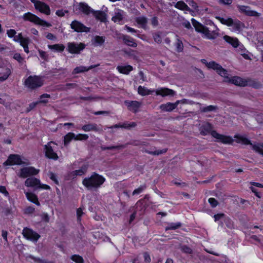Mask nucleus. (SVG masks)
I'll use <instances>...</instances> for the list:
<instances>
[{"mask_svg":"<svg viewBox=\"0 0 263 263\" xmlns=\"http://www.w3.org/2000/svg\"><path fill=\"white\" fill-rule=\"evenodd\" d=\"M201 62L205 64L208 68L215 70L218 74L223 77L224 81L226 82L230 83L239 86H246L250 85L249 80L244 79L237 76L229 77L227 70L214 61L208 62L206 60L201 59Z\"/></svg>","mask_w":263,"mask_h":263,"instance_id":"1","label":"nucleus"},{"mask_svg":"<svg viewBox=\"0 0 263 263\" xmlns=\"http://www.w3.org/2000/svg\"><path fill=\"white\" fill-rule=\"evenodd\" d=\"M200 131L201 134L203 135L211 134L213 137L216 139L217 141L224 144H230L233 142V139L231 137L221 135L216 131L213 130L211 124L209 123L203 124L201 127Z\"/></svg>","mask_w":263,"mask_h":263,"instance_id":"2","label":"nucleus"},{"mask_svg":"<svg viewBox=\"0 0 263 263\" xmlns=\"http://www.w3.org/2000/svg\"><path fill=\"white\" fill-rule=\"evenodd\" d=\"M191 21L195 30L202 33V36L204 38L209 40H214L218 36L219 29L213 23H211L213 25L215 29L210 31L208 27L202 25L194 18H192Z\"/></svg>","mask_w":263,"mask_h":263,"instance_id":"3","label":"nucleus"},{"mask_svg":"<svg viewBox=\"0 0 263 263\" xmlns=\"http://www.w3.org/2000/svg\"><path fill=\"white\" fill-rule=\"evenodd\" d=\"M105 179L97 173H93L90 177L83 179L82 183L88 190L96 189L101 186L105 182Z\"/></svg>","mask_w":263,"mask_h":263,"instance_id":"4","label":"nucleus"},{"mask_svg":"<svg viewBox=\"0 0 263 263\" xmlns=\"http://www.w3.org/2000/svg\"><path fill=\"white\" fill-rule=\"evenodd\" d=\"M154 90H149L146 87L139 86L138 88V93L142 96L148 95L154 92ZM156 95L165 97L173 96L175 93L174 90L167 88H159L155 90Z\"/></svg>","mask_w":263,"mask_h":263,"instance_id":"5","label":"nucleus"},{"mask_svg":"<svg viewBox=\"0 0 263 263\" xmlns=\"http://www.w3.org/2000/svg\"><path fill=\"white\" fill-rule=\"evenodd\" d=\"M221 24L231 27L230 29L234 32L239 31L241 29V23L237 20H233L231 17H216Z\"/></svg>","mask_w":263,"mask_h":263,"instance_id":"6","label":"nucleus"},{"mask_svg":"<svg viewBox=\"0 0 263 263\" xmlns=\"http://www.w3.org/2000/svg\"><path fill=\"white\" fill-rule=\"evenodd\" d=\"M234 138L236 142L238 143L244 145H251L254 151L259 153L263 156V144L257 143L256 144H253L245 136L243 135H236L234 136Z\"/></svg>","mask_w":263,"mask_h":263,"instance_id":"7","label":"nucleus"},{"mask_svg":"<svg viewBox=\"0 0 263 263\" xmlns=\"http://www.w3.org/2000/svg\"><path fill=\"white\" fill-rule=\"evenodd\" d=\"M22 18L25 21H30L36 25L42 26H46L47 27H49L51 26V25L50 23L47 22L44 20H42L37 16L30 12H27L24 14V15L22 16Z\"/></svg>","mask_w":263,"mask_h":263,"instance_id":"8","label":"nucleus"},{"mask_svg":"<svg viewBox=\"0 0 263 263\" xmlns=\"http://www.w3.org/2000/svg\"><path fill=\"white\" fill-rule=\"evenodd\" d=\"M43 81L39 76H29L25 81V85L29 88L33 89L42 86Z\"/></svg>","mask_w":263,"mask_h":263,"instance_id":"9","label":"nucleus"},{"mask_svg":"<svg viewBox=\"0 0 263 263\" xmlns=\"http://www.w3.org/2000/svg\"><path fill=\"white\" fill-rule=\"evenodd\" d=\"M25 185L27 187H34L36 189L48 190L50 186L46 184H41L39 179L34 177L27 178L25 181Z\"/></svg>","mask_w":263,"mask_h":263,"instance_id":"10","label":"nucleus"},{"mask_svg":"<svg viewBox=\"0 0 263 263\" xmlns=\"http://www.w3.org/2000/svg\"><path fill=\"white\" fill-rule=\"evenodd\" d=\"M39 172L40 170L36 169L34 167H24L20 170L17 175L21 178H26L30 176L35 175Z\"/></svg>","mask_w":263,"mask_h":263,"instance_id":"11","label":"nucleus"},{"mask_svg":"<svg viewBox=\"0 0 263 263\" xmlns=\"http://www.w3.org/2000/svg\"><path fill=\"white\" fill-rule=\"evenodd\" d=\"M31 2L34 4L35 8L40 12L47 15H50V8L47 4L37 0H31Z\"/></svg>","mask_w":263,"mask_h":263,"instance_id":"12","label":"nucleus"},{"mask_svg":"<svg viewBox=\"0 0 263 263\" xmlns=\"http://www.w3.org/2000/svg\"><path fill=\"white\" fill-rule=\"evenodd\" d=\"M56 145L55 143L52 141L49 142L47 144L45 145V152L46 156L53 160H57L58 156L57 154L54 152V145Z\"/></svg>","mask_w":263,"mask_h":263,"instance_id":"13","label":"nucleus"},{"mask_svg":"<svg viewBox=\"0 0 263 263\" xmlns=\"http://www.w3.org/2000/svg\"><path fill=\"white\" fill-rule=\"evenodd\" d=\"M22 234L25 238L33 242H36L41 237L38 233L27 228L23 229Z\"/></svg>","mask_w":263,"mask_h":263,"instance_id":"14","label":"nucleus"},{"mask_svg":"<svg viewBox=\"0 0 263 263\" xmlns=\"http://www.w3.org/2000/svg\"><path fill=\"white\" fill-rule=\"evenodd\" d=\"M85 47V45L82 43H68L67 44V50L70 53L78 54L83 50Z\"/></svg>","mask_w":263,"mask_h":263,"instance_id":"15","label":"nucleus"},{"mask_svg":"<svg viewBox=\"0 0 263 263\" xmlns=\"http://www.w3.org/2000/svg\"><path fill=\"white\" fill-rule=\"evenodd\" d=\"M70 28L77 32H88L90 28L85 26L81 22L74 20L70 24Z\"/></svg>","mask_w":263,"mask_h":263,"instance_id":"16","label":"nucleus"},{"mask_svg":"<svg viewBox=\"0 0 263 263\" xmlns=\"http://www.w3.org/2000/svg\"><path fill=\"white\" fill-rule=\"evenodd\" d=\"M13 41L15 42H18L23 47L24 51L26 53H29L28 44L30 42V40L28 37H24L22 33L14 37Z\"/></svg>","mask_w":263,"mask_h":263,"instance_id":"17","label":"nucleus"},{"mask_svg":"<svg viewBox=\"0 0 263 263\" xmlns=\"http://www.w3.org/2000/svg\"><path fill=\"white\" fill-rule=\"evenodd\" d=\"M237 8L239 11L249 16H259L260 14L256 11L251 10L250 8L247 6L238 5Z\"/></svg>","mask_w":263,"mask_h":263,"instance_id":"18","label":"nucleus"},{"mask_svg":"<svg viewBox=\"0 0 263 263\" xmlns=\"http://www.w3.org/2000/svg\"><path fill=\"white\" fill-rule=\"evenodd\" d=\"M76 8L86 15L92 13L93 10L85 3H79L76 6Z\"/></svg>","mask_w":263,"mask_h":263,"instance_id":"19","label":"nucleus"},{"mask_svg":"<svg viewBox=\"0 0 263 263\" xmlns=\"http://www.w3.org/2000/svg\"><path fill=\"white\" fill-rule=\"evenodd\" d=\"M22 160L20 157L17 155H11L7 160L4 163V165L21 164Z\"/></svg>","mask_w":263,"mask_h":263,"instance_id":"20","label":"nucleus"},{"mask_svg":"<svg viewBox=\"0 0 263 263\" xmlns=\"http://www.w3.org/2000/svg\"><path fill=\"white\" fill-rule=\"evenodd\" d=\"M125 15V12L123 10L116 9L115 11L114 15L112 17L111 20L115 23H120Z\"/></svg>","mask_w":263,"mask_h":263,"instance_id":"21","label":"nucleus"},{"mask_svg":"<svg viewBox=\"0 0 263 263\" xmlns=\"http://www.w3.org/2000/svg\"><path fill=\"white\" fill-rule=\"evenodd\" d=\"M180 103V101L178 100L175 103H167L166 104H161L160 108L164 111H171L175 109Z\"/></svg>","mask_w":263,"mask_h":263,"instance_id":"22","label":"nucleus"},{"mask_svg":"<svg viewBox=\"0 0 263 263\" xmlns=\"http://www.w3.org/2000/svg\"><path fill=\"white\" fill-rule=\"evenodd\" d=\"M82 129L85 132H88L90 131L97 132L102 130L96 123H88L87 124L84 125L82 127Z\"/></svg>","mask_w":263,"mask_h":263,"instance_id":"23","label":"nucleus"},{"mask_svg":"<svg viewBox=\"0 0 263 263\" xmlns=\"http://www.w3.org/2000/svg\"><path fill=\"white\" fill-rule=\"evenodd\" d=\"M125 103L128 107V109L133 112H137L141 105V103L136 101H125Z\"/></svg>","mask_w":263,"mask_h":263,"instance_id":"24","label":"nucleus"},{"mask_svg":"<svg viewBox=\"0 0 263 263\" xmlns=\"http://www.w3.org/2000/svg\"><path fill=\"white\" fill-rule=\"evenodd\" d=\"M223 39L226 42L231 45L234 48L238 47L240 44L238 40L236 37H231L226 35L223 36Z\"/></svg>","mask_w":263,"mask_h":263,"instance_id":"25","label":"nucleus"},{"mask_svg":"<svg viewBox=\"0 0 263 263\" xmlns=\"http://www.w3.org/2000/svg\"><path fill=\"white\" fill-rule=\"evenodd\" d=\"M99 65V64L93 65H91L88 67L84 66H78V67H76L73 69V70L72 71V74H77V73H81V72L88 71V70L98 66Z\"/></svg>","mask_w":263,"mask_h":263,"instance_id":"26","label":"nucleus"},{"mask_svg":"<svg viewBox=\"0 0 263 263\" xmlns=\"http://www.w3.org/2000/svg\"><path fill=\"white\" fill-rule=\"evenodd\" d=\"M93 15L96 19L100 20L102 22H105L106 20V14L102 11H95L93 10L92 12Z\"/></svg>","mask_w":263,"mask_h":263,"instance_id":"27","label":"nucleus"},{"mask_svg":"<svg viewBox=\"0 0 263 263\" xmlns=\"http://www.w3.org/2000/svg\"><path fill=\"white\" fill-rule=\"evenodd\" d=\"M136 126V123L134 122H125L122 124H116L112 126L109 127V128H124L127 129H130L131 128L135 127Z\"/></svg>","mask_w":263,"mask_h":263,"instance_id":"28","label":"nucleus"},{"mask_svg":"<svg viewBox=\"0 0 263 263\" xmlns=\"http://www.w3.org/2000/svg\"><path fill=\"white\" fill-rule=\"evenodd\" d=\"M136 23L144 29H146L147 18L144 16H140L136 18Z\"/></svg>","mask_w":263,"mask_h":263,"instance_id":"29","label":"nucleus"},{"mask_svg":"<svg viewBox=\"0 0 263 263\" xmlns=\"http://www.w3.org/2000/svg\"><path fill=\"white\" fill-rule=\"evenodd\" d=\"M122 39L124 43L129 46L136 47L137 46V44L135 42L134 40L129 36L123 35L122 36Z\"/></svg>","mask_w":263,"mask_h":263,"instance_id":"30","label":"nucleus"},{"mask_svg":"<svg viewBox=\"0 0 263 263\" xmlns=\"http://www.w3.org/2000/svg\"><path fill=\"white\" fill-rule=\"evenodd\" d=\"M117 69L120 73L124 74H128L133 70V68L132 66L128 65L125 66H117Z\"/></svg>","mask_w":263,"mask_h":263,"instance_id":"31","label":"nucleus"},{"mask_svg":"<svg viewBox=\"0 0 263 263\" xmlns=\"http://www.w3.org/2000/svg\"><path fill=\"white\" fill-rule=\"evenodd\" d=\"M87 168V165H83L80 169L72 171L71 173V175L72 176H82L86 173Z\"/></svg>","mask_w":263,"mask_h":263,"instance_id":"32","label":"nucleus"},{"mask_svg":"<svg viewBox=\"0 0 263 263\" xmlns=\"http://www.w3.org/2000/svg\"><path fill=\"white\" fill-rule=\"evenodd\" d=\"M174 6L177 9L184 11L185 12L190 11V8L183 1H178L175 3Z\"/></svg>","mask_w":263,"mask_h":263,"instance_id":"33","label":"nucleus"},{"mask_svg":"<svg viewBox=\"0 0 263 263\" xmlns=\"http://www.w3.org/2000/svg\"><path fill=\"white\" fill-rule=\"evenodd\" d=\"M25 195L27 199L29 201L34 203L37 205H40V203L38 201V198L35 194L30 192H25Z\"/></svg>","mask_w":263,"mask_h":263,"instance_id":"34","label":"nucleus"},{"mask_svg":"<svg viewBox=\"0 0 263 263\" xmlns=\"http://www.w3.org/2000/svg\"><path fill=\"white\" fill-rule=\"evenodd\" d=\"M48 48L54 51L62 52L65 49V46L63 44H56L54 45H48Z\"/></svg>","mask_w":263,"mask_h":263,"instance_id":"35","label":"nucleus"},{"mask_svg":"<svg viewBox=\"0 0 263 263\" xmlns=\"http://www.w3.org/2000/svg\"><path fill=\"white\" fill-rule=\"evenodd\" d=\"M11 73L10 68H7L4 69V71L0 73V81L3 82L6 80Z\"/></svg>","mask_w":263,"mask_h":263,"instance_id":"36","label":"nucleus"},{"mask_svg":"<svg viewBox=\"0 0 263 263\" xmlns=\"http://www.w3.org/2000/svg\"><path fill=\"white\" fill-rule=\"evenodd\" d=\"M75 140V134L73 133H68L64 137V144L66 146L72 140Z\"/></svg>","mask_w":263,"mask_h":263,"instance_id":"37","label":"nucleus"},{"mask_svg":"<svg viewBox=\"0 0 263 263\" xmlns=\"http://www.w3.org/2000/svg\"><path fill=\"white\" fill-rule=\"evenodd\" d=\"M176 42L175 44L176 50L178 52H180L182 51L183 49V45L182 42L178 38V36H176Z\"/></svg>","mask_w":263,"mask_h":263,"instance_id":"38","label":"nucleus"},{"mask_svg":"<svg viewBox=\"0 0 263 263\" xmlns=\"http://www.w3.org/2000/svg\"><path fill=\"white\" fill-rule=\"evenodd\" d=\"M181 224L180 222L171 223L168 225L167 227H166L165 230H176L179 228L181 226Z\"/></svg>","mask_w":263,"mask_h":263,"instance_id":"39","label":"nucleus"},{"mask_svg":"<svg viewBox=\"0 0 263 263\" xmlns=\"http://www.w3.org/2000/svg\"><path fill=\"white\" fill-rule=\"evenodd\" d=\"M104 39L102 36H96L94 38V43L96 46H100L104 42Z\"/></svg>","mask_w":263,"mask_h":263,"instance_id":"40","label":"nucleus"},{"mask_svg":"<svg viewBox=\"0 0 263 263\" xmlns=\"http://www.w3.org/2000/svg\"><path fill=\"white\" fill-rule=\"evenodd\" d=\"M88 137L89 136L87 134H79L75 135V140H86Z\"/></svg>","mask_w":263,"mask_h":263,"instance_id":"41","label":"nucleus"},{"mask_svg":"<svg viewBox=\"0 0 263 263\" xmlns=\"http://www.w3.org/2000/svg\"><path fill=\"white\" fill-rule=\"evenodd\" d=\"M50 96L47 93H44L40 96V100L39 101V103H46L48 102L47 99L49 98Z\"/></svg>","mask_w":263,"mask_h":263,"instance_id":"42","label":"nucleus"},{"mask_svg":"<svg viewBox=\"0 0 263 263\" xmlns=\"http://www.w3.org/2000/svg\"><path fill=\"white\" fill-rule=\"evenodd\" d=\"M71 259L73 261L76 262V263H83V258L78 255H73L71 256Z\"/></svg>","mask_w":263,"mask_h":263,"instance_id":"43","label":"nucleus"},{"mask_svg":"<svg viewBox=\"0 0 263 263\" xmlns=\"http://www.w3.org/2000/svg\"><path fill=\"white\" fill-rule=\"evenodd\" d=\"M146 188L144 185H141L138 188L135 189L133 192V195H138L141 193Z\"/></svg>","mask_w":263,"mask_h":263,"instance_id":"44","label":"nucleus"},{"mask_svg":"<svg viewBox=\"0 0 263 263\" xmlns=\"http://www.w3.org/2000/svg\"><path fill=\"white\" fill-rule=\"evenodd\" d=\"M166 151L167 149L164 148L162 149L156 150L155 151H149L147 152V153L154 155H159L166 153Z\"/></svg>","mask_w":263,"mask_h":263,"instance_id":"45","label":"nucleus"},{"mask_svg":"<svg viewBox=\"0 0 263 263\" xmlns=\"http://www.w3.org/2000/svg\"><path fill=\"white\" fill-rule=\"evenodd\" d=\"M224 222L226 224L227 227L229 229H232L234 228L233 223L232 220L228 217L224 218Z\"/></svg>","mask_w":263,"mask_h":263,"instance_id":"46","label":"nucleus"},{"mask_svg":"<svg viewBox=\"0 0 263 263\" xmlns=\"http://www.w3.org/2000/svg\"><path fill=\"white\" fill-rule=\"evenodd\" d=\"M154 41L157 43H161L162 41L160 33L157 32L153 34Z\"/></svg>","mask_w":263,"mask_h":263,"instance_id":"47","label":"nucleus"},{"mask_svg":"<svg viewBox=\"0 0 263 263\" xmlns=\"http://www.w3.org/2000/svg\"><path fill=\"white\" fill-rule=\"evenodd\" d=\"M123 147L122 145H117V146H102L101 149L102 150H106V149H119Z\"/></svg>","mask_w":263,"mask_h":263,"instance_id":"48","label":"nucleus"},{"mask_svg":"<svg viewBox=\"0 0 263 263\" xmlns=\"http://www.w3.org/2000/svg\"><path fill=\"white\" fill-rule=\"evenodd\" d=\"M180 250L184 253H187V254H190L192 253V249L186 246H182L180 247Z\"/></svg>","mask_w":263,"mask_h":263,"instance_id":"49","label":"nucleus"},{"mask_svg":"<svg viewBox=\"0 0 263 263\" xmlns=\"http://www.w3.org/2000/svg\"><path fill=\"white\" fill-rule=\"evenodd\" d=\"M214 218L215 219V221H218L219 220H224V218H226L225 215L223 214L220 213V214H217L214 216Z\"/></svg>","mask_w":263,"mask_h":263,"instance_id":"50","label":"nucleus"},{"mask_svg":"<svg viewBox=\"0 0 263 263\" xmlns=\"http://www.w3.org/2000/svg\"><path fill=\"white\" fill-rule=\"evenodd\" d=\"M16 33V32L14 29H9L7 31V34L8 36L10 38H12L13 37H14L15 36H16V35H15ZM14 39V38H13V39Z\"/></svg>","mask_w":263,"mask_h":263,"instance_id":"51","label":"nucleus"},{"mask_svg":"<svg viewBox=\"0 0 263 263\" xmlns=\"http://www.w3.org/2000/svg\"><path fill=\"white\" fill-rule=\"evenodd\" d=\"M68 13V11L66 10L61 9L57 10L55 14L60 17H62L65 15L66 13Z\"/></svg>","mask_w":263,"mask_h":263,"instance_id":"52","label":"nucleus"},{"mask_svg":"<svg viewBox=\"0 0 263 263\" xmlns=\"http://www.w3.org/2000/svg\"><path fill=\"white\" fill-rule=\"evenodd\" d=\"M0 193L4 194L6 197H9V194L4 186H0Z\"/></svg>","mask_w":263,"mask_h":263,"instance_id":"53","label":"nucleus"},{"mask_svg":"<svg viewBox=\"0 0 263 263\" xmlns=\"http://www.w3.org/2000/svg\"><path fill=\"white\" fill-rule=\"evenodd\" d=\"M216 106L213 105H209L203 108V111H211L214 110L216 109Z\"/></svg>","mask_w":263,"mask_h":263,"instance_id":"54","label":"nucleus"},{"mask_svg":"<svg viewBox=\"0 0 263 263\" xmlns=\"http://www.w3.org/2000/svg\"><path fill=\"white\" fill-rule=\"evenodd\" d=\"M209 202L210 203L211 205L213 208L216 206L218 204V202L214 198H210L209 199Z\"/></svg>","mask_w":263,"mask_h":263,"instance_id":"55","label":"nucleus"},{"mask_svg":"<svg viewBox=\"0 0 263 263\" xmlns=\"http://www.w3.org/2000/svg\"><path fill=\"white\" fill-rule=\"evenodd\" d=\"M39 53L40 56L44 60H47L48 59V54L46 53V52L43 51V50H39Z\"/></svg>","mask_w":263,"mask_h":263,"instance_id":"56","label":"nucleus"},{"mask_svg":"<svg viewBox=\"0 0 263 263\" xmlns=\"http://www.w3.org/2000/svg\"><path fill=\"white\" fill-rule=\"evenodd\" d=\"M39 102H33L29 104V107L27 108V111L29 112L33 109L38 104Z\"/></svg>","mask_w":263,"mask_h":263,"instance_id":"57","label":"nucleus"},{"mask_svg":"<svg viewBox=\"0 0 263 263\" xmlns=\"http://www.w3.org/2000/svg\"><path fill=\"white\" fill-rule=\"evenodd\" d=\"M151 24L154 27L157 26L159 24L158 18L156 16L153 17L151 19Z\"/></svg>","mask_w":263,"mask_h":263,"instance_id":"58","label":"nucleus"},{"mask_svg":"<svg viewBox=\"0 0 263 263\" xmlns=\"http://www.w3.org/2000/svg\"><path fill=\"white\" fill-rule=\"evenodd\" d=\"M219 3L225 5H229L232 4L233 0H218Z\"/></svg>","mask_w":263,"mask_h":263,"instance_id":"59","label":"nucleus"},{"mask_svg":"<svg viewBox=\"0 0 263 263\" xmlns=\"http://www.w3.org/2000/svg\"><path fill=\"white\" fill-rule=\"evenodd\" d=\"M13 58L14 59L17 60L19 63H22L23 61V59L22 58L20 53L14 54Z\"/></svg>","mask_w":263,"mask_h":263,"instance_id":"60","label":"nucleus"},{"mask_svg":"<svg viewBox=\"0 0 263 263\" xmlns=\"http://www.w3.org/2000/svg\"><path fill=\"white\" fill-rule=\"evenodd\" d=\"M35 211V209L32 206H28L26 208L25 212L26 214H32Z\"/></svg>","mask_w":263,"mask_h":263,"instance_id":"61","label":"nucleus"},{"mask_svg":"<svg viewBox=\"0 0 263 263\" xmlns=\"http://www.w3.org/2000/svg\"><path fill=\"white\" fill-rule=\"evenodd\" d=\"M49 176L50 177V178L52 180H53L55 183L58 184V181L57 179L56 176L54 173H53L52 172H50L49 174Z\"/></svg>","mask_w":263,"mask_h":263,"instance_id":"62","label":"nucleus"},{"mask_svg":"<svg viewBox=\"0 0 263 263\" xmlns=\"http://www.w3.org/2000/svg\"><path fill=\"white\" fill-rule=\"evenodd\" d=\"M143 257L146 262L148 263L151 261V257L148 253H144L143 254Z\"/></svg>","mask_w":263,"mask_h":263,"instance_id":"63","label":"nucleus"},{"mask_svg":"<svg viewBox=\"0 0 263 263\" xmlns=\"http://www.w3.org/2000/svg\"><path fill=\"white\" fill-rule=\"evenodd\" d=\"M83 211L82 208H79L77 211V215L78 216V219L79 220H80V217L83 214Z\"/></svg>","mask_w":263,"mask_h":263,"instance_id":"64","label":"nucleus"}]
</instances>
